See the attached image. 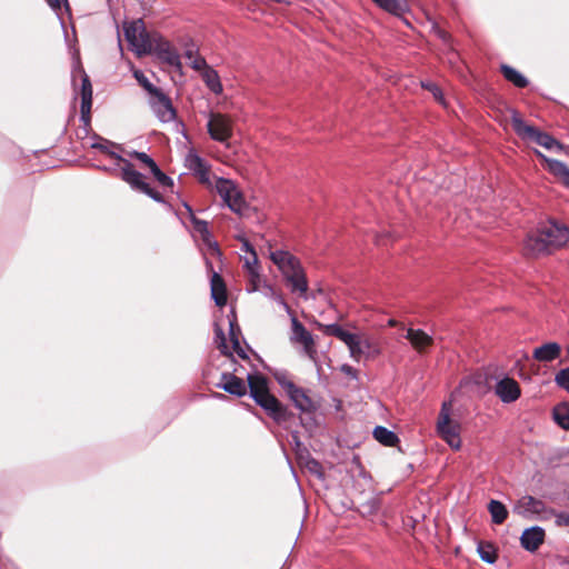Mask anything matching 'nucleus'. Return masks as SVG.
Wrapping results in <instances>:
<instances>
[{
	"instance_id": "nucleus-1",
	"label": "nucleus",
	"mask_w": 569,
	"mask_h": 569,
	"mask_svg": "<svg viewBox=\"0 0 569 569\" xmlns=\"http://www.w3.org/2000/svg\"><path fill=\"white\" fill-rule=\"evenodd\" d=\"M247 381L248 385L232 372H222L217 388L237 397L247 395L249 388L250 398L276 423L286 425L295 419V412L270 392L269 381L262 373H248Z\"/></svg>"
},
{
	"instance_id": "nucleus-2",
	"label": "nucleus",
	"mask_w": 569,
	"mask_h": 569,
	"mask_svg": "<svg viewBox=\"0 0 569 569\" xmlns=\"http://www.w3.org/2000/svg\"><path fill=\"white\" fill-rule=\"evenodd\" d=\"M124 39L138 56L154 53L159 60L180 69V56L170 43L158 34H150L142 19H136L123 26Z\"/></svg>"
},
{
	"instance_id": "nucleus-3",
	"label": "nucleus",
	"mask_w": 569,
	"mask_h": 569,
	"mask_svg": "<svg viewBox=\"0 0 569 569\" xmlns=\"http://www.w3.org/2000/svg\"><path fill=\"white\" fill-rule=\"evenodd\" d=\"M287 397L300 412L301 427L310 432L316 430L319 426L316 413L320 409V402L312 399L306 389L297 385H288Z\"/></svg>"
},
{
	"instance_id": "nucleus-4",
	"label": "nucleus",
	"mask_w": 569,
	"mask_h": 569,
	"mask_svg": "<svg viewBox=\"0 0 569 569\" xmlns=\"http://www.w3.org/2000/svg\"><path fill=\"white\" fill-rule=\"evenodd\" d=\"M511 124L512 129L520 138L535 141L547 150H562V144L557 139L533 126L527 124L516 110L511 112Z\"/></svg>"
},
{
	"instance_id": "nucleus-5",
	"label": "nucleus",
	"mask_w": 569,
	"mask_h": 569,
	"mask_svg": "<svg viewBox=\"0 0 569 569\" xmlns=\"http://www.w3.org/2000/svg\"><path fill=\"white\" fill-rule=\"evenodd\" d=\"M540 237H543L551 251L563 247L569 241V228L557 220L550 219L538 224Z\"/></svg>"
},
{
	"instance_id": "nucleus-6",
	"label": "nucleus",
	"mask_w": 569,
	"mask_h": 569,
	"mask_svg": "<svg viewBox=\"0 0 569 569\" xmlns=\"http://www.w3.org/2000/svg\"><path fill=\"white\" fill-rule=\"evenodd\" d=\"M437 429L448 446L455 450H459L461 448L460 426L450 421V416L446 411V403L442 405V409L437 422Z\"/></svg>"
},
{
	"instance_id": "nucleus-7",
	"label": "nucleus",
	"mask_w": 569,
	"mask_h": 569,
	"mask_svg": "<svg viewBox=\"0 0 569 569\" xmlns=\"http://www.w3.org/2000/svg\"><path fill=\"white\" fill-rule=\"evenodd\" d=\"M207 130L210 138L214 141L226 143L232 137V123L228 116L222 113L209 114Z\"/></svg>"
},
{
	"instance_id": "nucleus-8",
	"label": "nucleus",
	"mask_w": 569,
	"mask_h": 569,
	"mask_svg": "<svg viewBox=\"0 0 569 569\" xmlns=\"http://www.w3.org/2000/svg\"><path fill=\"white\" fill-rule=\"evenodd\" d=\"M149 104L154 116L161 122L173 121L177 117L171 99L162 90L150 97Z\"/></svg>"
},
{
	"instance_id": "nucleus-9",
	"label": "nucleus",
	"mask_w": 569,
	"mask_h": 569,
	"mask_svg": "<svg viewBox=\"0 0 569 569\" xmlns=\"http://www.w3.org/2000/svg\"><path fill=\"white\" fill-rule=\"evenodd\" d=\"M121 179L127 182L132 189L138 190L152 200L159 203H164V198L160 192L150 187L149 183L144 181V177L141 172L137 170H129L128 168L123 170L121 173Z\"/></svg>"
},
{
	"instance_id": "nucleus-10",
	"label": "nucleus",
	"mask_w": 569,
	"mask_h": 569,
	"mask_svg": "<svg viewBox=\"0 0 569 569\" xmlns=\"http://www.w3.org/2000/svg\"><path fill=\"white\" fill-rule=\"evenodd\" d=\"M270 259L281 271L284 280L303 270L300 260L287 250L271 251Z\"/></svg>"
},
{
	"instance_id": "nucleus-11",
	"label": "nucleus",
	"mask_w": 569,
	"mask_h": 569,
	"mask_svg": "<svg viewBox=\"0 0 569 569\" xmlns=\"http://www.w3.org/2000/svg\"><path fill=\"white\" fill-rule=\"evenodd\" d=\"M92 139L94 140L91 143L92 149H97L101 151L102 153L116 159L119 162L123 163V167L121 168V173L124 169L133 170V164L126 158H123L118 151L122 150V146L119 143H116L113 141H110L97 133H93Z\"/></svg>"
},
{
	"instance_id": "nucleus-12",
	"label": "nucleus",
	"mask_w": 569,
	"mask_h": 569,
	"mask_svg": "<svg viewBox=\"0 0 569 569\" xmlns=\"http://www.w3.org/2000/svg\"><path fill=\"white\" fill-rule=\"evenodd\" d=\"M546 503L532 496H523L512 507V512L523 518H531L533 515H548Z\"/></svg>"
},
{
	"instance_id": "nucleus-13",
	"label": "nucleus",
	"mask_w": 569,
	"mask_h": 569,
	"mask_svg": "<svg viewBox=\"0 0 569 569\" xmlns=\"http://www.w3.org/2000/svg\"><path fill=\"white\" fill-rule=\"evenodd\" d=\"M184 166L198 177L201 183H210V166L193 149L187 153Z\"/></svg>"
},
{
	"instance_id": "nucleus-14",
	"label": "nucleus",
	"mask_w": 569,
	"mask_h": 569,
	"mask_svg": "<svg viewBox=\"0 0 569 569\" xmlns=\"http://www.w3.org/2000/svg\"><path fill=\"white\" fill-rule=\"evenodd\" d=\"M523 250L526 254L531 257L547 256L552 253L543 237H540V229L538 226L536 230L527 234Z\"/></svg>"
},
{
	"instance_id": "nucleus-15",
	"label": "nucleus",
	"mask_w": 569,
	"mask_h": 569,
	"mask_svg": "<svg viewBox=\"0 0 569 569\" xmlns=\"http://www.w3.org/2000/svg\"><path fill=\"white\" fill-rule=\"evenodd\" d=\"M496 393L503 403H511L520 397L521 391L515 379L505 377L497 382Z\"/></svg>"
},
{
	"instance_id": "nucleus-16",
	"label": "nucleus",
	"mask_w": 569,
	"mask_h": 569,
	"mask_svg": "<svg viewBox=\"0 0 569 569\" xmlns=\"http://www.w3.org/2000/svg\"><path fill=\"white\" fill-rule=\"evenodd\" d=\"M405 338L419 353H425L427 349L433 345V337L422 329L408 328Z\"/></svg>"
},
{
	"instance_id": "nucleus-17",
	"label": "nucleus",
	"mask_w": 569,
	"mask_h": 569,
	"mask_svg": "<svg viewBox=\"0 0 569 569\" xmlns=\"http://www.w3.org/2000/svg\"><path fill=\"white\" fill-rule=\"evenodd\" d=\"M545 530L539 526L527 528L520 537L521 547L530 552L536 551L545 541Z\"/></svg>"
},
{
	"instance_id": "nucleus-18",
	"label": "nucleus",
	"mask_w": 569,
	"mask_h": 569,
	"mask_svg": "<svg viewBox=\"0 0 569 569\" xmlns=\"http://www.w3.org/2000/svg\"><path fill=\"white\" fill-rule=\"evenodd\" d=\"M383 11L401 19L407 26L410 22L406 19L405 14L410 11L408 0H372Z\"/></svg>"
},
{
	"instance_id": "nucleus-19",
	"label": "nucleus",
	"mask_w": 569,
	"mask_h": 569,
	"mask_svg": "<svg viewBox=\"0 0 569 569\" xmlns=\"http://www.w3.org/2000/svg\"><path fill=\"white\" fill-rule=\"evenodd\" d=\"M561 345L556 341H548L532 351V359L539 362H552L561 356Z\"/></svg>"
},
{
	"instance_id": "nucleus-20",
	"label": "nucleus",
	"mask_w": 569,
	"mask_h": 569,
	"mask_svg": "<svg viewBox=\"0 0 569 569\" xmlns=\"http://www.w3.org/2000/svg\"><path fill=\"white\" fill-rule=\"evenodd\" d=\"M211 298L218 307L227 303V288L223 278L216 271L212 272L210 279Z\"/></svg>"
},
{
	"instance_id": "nucleus-21",
	"label": "nucleus",
	"mask_w": 569,
	"mask_h": 569,
	"mask_svg": "<svg viewBox=\"0 0 569 569\" xmlns=\"http://www.w3.org/2000/svg\"><path fill=\"white\" fill-rule=\"evenodd\" d=\"M537 154L547 162L549 172L559 178L569 188V167L560 160L547 158L540 151H537Z\"/></svg>"
},
{
	"instance_id": "nucleus-22",
	"label": "nucleus",
	"mask_w": 569,
	"mask_h": 569,
	"mask_svg": "<svg viewBox=\"0 0 569 569\" xmlns=\"http://www.w3.org/2000/svg\"><path fill=\"white\" fill-rule=\"evenodd\" d=\"M241 330L236 321V316L229 320V338L232 345V350L243 360H249V356L246 350L241 347L239 336Z\"/></svg>"
},
{
	"instance_id": "nucleus-23",
	"label": "nucleus",
	"mask_w": 569,
	"mask_h": 569,
	"mask_svg": "<svg viewBox=\"0 0 569 569\" xmlns=\"http://www.w3.org/2000/svg\"><path fill=\"white\" fill-rule=\"evenodd\" d=\"M291 325L293 340L302 343L306 348L313 345L312 335L305 328V326L296 317H292Z\"/></svg>"
},
{
	"instance_id": "nucleus-24",
	"label": "nucleus",
	"mask_w": 569,
	"mask_h": 569,
	"mask_svg": "<svg viewBox=\"0 0 569 569\" xmlns=\"http://www.w3.org/2000/svg\"><path fill=\"white\" fill-rule=\"evenodd\" d=\"M326 333L329 336H333L346 343L347 347H351L356 345L357 336L356 333H351L345 330L338 323H330L326 326Z\"/></svg>"
},
{
	"instance_id": "nucleus-25",
	"label": "nucleus",
	"mask_w": 569,
	"mask_h": 569,
	"mask_svg": "<svg viewBox=\"0 0 569 569\" xmlns=\"http://www.w3.org/2000/svg\"><path fill=\"white\" fill-rule=\"evenodd\" d=\"M372 435L378 442L386 447H393L399 442L397 433L383 426H376Z\"/></svg>"
},
{
	"instance_id": "nucleus-26",
	"label": "nucleus",
	"mask_w": 569,
	"mask_h": 569,
	"mask_svg": "<svg viewBox=\"0 0 569 569\" xmlns=\"http://www.w3.org/2000/svg\"><path fill=\"white\" fill-rule=\"evenodd\" d=\"M500 71L505 79L517 88H526L529 83V80L522 73L509 64H501Z\"/></svg>"
},
{
	"instance_id": "nucleus-27",
	"label": "nucleus",
	"mask_w": 569,
	"mask_h": 569,
	"mask_svg": "<svg viewBox=\"0 0 569 569\" xmlns=\"http://www.w3.org/2000/svg\"><path fill=\"white\" fill-rule=\"evenodd\" d=\"M201 78L211 92L214 94H220L222 92L223 88L220 81V77L213 68H204V70L201 72Z\"/></svg>"
},
{
	"instance_id": "nucleus-28",
	"label": "nucleus",
	"mask_w": 569,
	"mask_h": 569,
	"mask_svg": "<svg viewBox=\"0 0 569 569\" xmlns=\"http://www.w3.org/2000/svg\"><path fill=\"white\" fill-rule=\"evenodd\" d=\"M488 511L491 516V521L495 525H501L508 518V509L506 506L496 499H491L488 503Z\"/></svg>"
},
{
	"instance_id": "nucleus-29",
	"label": "nucleus",
	"mask_w": 569,
	"mask_h": 569,
	"mask_svg": "<svg viewBox=\"0 0 569 569\" xmlns=\"http://www.w3.org/2000/svg\"><path fill=\"white\" fill-rule=\"evenodd\" d=\"M216 190L224 203L229 202L230 198L238 191L236 184L224 178H219L216 182Z\"/></svg>"
},
{
	"instance_id": "nucleus-30",
	"label": "nucleus",
	"mask_w": 569,
	"mask_h": 569,
	"mask_svg": "<svg viewBox=\"0 0 569 569\" xmlns=\"http://www.w3.org/2000/svg\"><path fill=\"white\" fill-rule=\"evenodd\" d=\"M299 458L303 460V465L310 473L316 476L318 479H325V471L322 465L316 458H313L308 450H306V456H302L300 453Z\"/></svg>"
},
{
	"instance_id": "nucleus-31",
	"label": "nucleus",
	"mask_w": 569,
	"mask_h": 569,
	"mask_svg": "<svg viewBox=\"0 0 569 569\" xmlns=\"http://www.w3.org/2000/svg\"><path fill=\"white\" fill-rule=\"evenodd\" d=\"M555 422L563 430H569V405L559 403L552 409Z\"/></svg>"
},
{
	"instance_id": "nucleus-32",
	"label": "nucleus",
	"mask_w": 569,
	"mask_h": 569,
	"mask_svg": "<svg viewBox=\"0 0 569 569\" xmlns=\"http://www.w3.org/2000/svg\"><path fill=\"white\" fill-rule=\"evenodd\" d=\"M286 281L290 284L292 292L305 295L308 290V280L305 270H301L298 273H293L287 278Z\"/></svg>"
},
{
	"instance_id": "nucleus-33",
	"label": "nucleus",
	"mask_w": 569,
	"mask_h": 569,
	"mask_svg": "<svg viewBox=\"0 0 569 569\" xmlns=\"http://www.w3.org/2000/svg\"><path fill=\"white\" fill-rule=\"evenodd\" d=\"M213 332H214V342L217 343V347L220 350L221 355H223V356L230 358L232 361H234L233 353L227 345L224 331L217 322L213 326Z\"/></svg>"
},
{
	"instance_id": "nucleus-34",
	"label": "nucleus",
	"mask_w": 569,
	"mask_h": 569,
	"mask_svg": "<svg viewBox=\"0 0 569 569\" xmlns=\"http://www.w3.org/2000/svg\"><path fill=\"white\" fill-rule=\"evenodd\" d=\"M242 250H244L246 252H249L252 256V260L247 259L244 261V266L247 267L249 273L251 276H258L259 268H258L257 252H256L254 248L251 246V243L246 239L242 241Z\"/></svg>"
},
{
	"instance_id": "nucleus-35",
	"label": "nucleus",
	"mask_w": 569,
	"mask_h": 569,
	"mask_svg": "<svg viewBox=\"0 0 569 569\" xmlns=\"http://www.w3.org/2000/svg\"><path fill=\"white\" fill-rule=\"evenodd\" d=\"M477 552L480 559L487 563L492 565L497 560V552L491 543L479 542L477 546Z\"/></svg>"
},
{
	"instance_id": "nucleus-36",
	"label": "nucleus",
	"mask_w": 569,
	"mask_h": 569,
	"mask_svg": "<svg viewBox=\"0 0 569 569\" xmlns=\"http://www.w3.org/2000/svg\"><path fill=\"white\" fill-rule=\"evenodd\" d=\"M81 104L83 109H88V106H92V86L87 73L83 72L81 80Z\"/></svg>"
},
{
	"instance_id": "nucleus-37",
	"label": "nucleus",
	"mask_w": 569,
	"mask_h": 569,
	"mask_svg": "<svg viewBox=\"0 0 569 569\" xmlns=\"http://www.w3.org/2000/svg\"><path fill=\"white\" fill-rule=\"evenodd\" d=\"M183 207L187 209V211L189 212L190 214V221L192 223V227L194 229V231L199 234L201 233H206L208 234V222L206 220H202V219H199L194 216L193 211H192V208L190 207L189 203L184 202L183 203Z\"/></svg>"
},
{
	"instance_id": "nucleus-38",
	"label": "nucleus",
	"mask_w": 569,
	"mask_h": 569,
	"mask_svg": "<svg viewBox=\"0 0 569 569\" xmlns=\"http://www.w3.org/2000/svg\"><path fill=\"white\" fill-rule=\"evenodd\" d=\"M226 204L231 211H233L234 213H238V214H242L243 209L246 207V202H244L243 197L239 190L236 191L234 196H232L230 198L229 202H227Z\"/></svg>"
},
{
	"instance_id": "nucleus-39",
	"label": "nucleus",
	"mask_w": 569,
	"mask_h": 569,
	"mask_svg": "<svg viewBox=\"0 0 569 569\" xmlns=\"http://www.w3.org/2000/svg\"><path fill=\"white\" fill-rule=\"evenodd\" d=\"M133 76L136 80L139 82V84L150 94V97L161 90L160 88L151 83L142 71L137 70L134 71Z\"/></svg>"
},
{
	"instance_id": "nucleus-40",
	"label": "nucleus",
	"mask_w": 569,
	"mask_h": 569,
	"mask_svg": "<svg viewBox=\"0 0 569 569\" xmlns=\"http://www.w3.org/2000/svg\"><path fill=\"white\" fill-rule=\"evenodd\" d=\"M548 516L555 517V523L558 527L569 528V513L566 511H557L552 508L548 510V515L543 516L541 519H547Z\"/></svg>"
},
{
	"instance_id": "nucleus-41",
	"label": "nucleus",
	"mask_w": 569,
	"mask_h": 569,
	"mask_svg": "<svg viewBox=\"0 0 569 569\" xmlns=\"http://www.w3.org/2000/svg\"><path fill=\"white\" fill-rule=\"evenodd\" d=\"M555 382L558 387L569 392V367L563 368L556 373Z\"/></svg>"
},
{
	"instance_id": "nucleus-42",
	"label": "nucleus",
	"mask_w": 569,
	"mask_h": 569,
	"mask_svg": "<svg viewBox=\"0 0 569 569\" xmlns=\"http://www.w3.org/2000/svg\"><path fill=\"white\" fill-rule=\"evenodd\" d=\"M152 176L154 177V179L162 186V187H172L173 186V180L171 177H169L168 174H166L164 172L161 171V169L159 168V166L157 164L151 171Z\"/></svg>"
},
{
	"instance_id": "nucleus-43",
	"label": "nucleus",
	"mask_w": 569,
	"mask_h": 569,
	"mask_svg": "<svg viewBox=\"0 0 569 569\" xmlns=\"http://www.w3.org/2000/svg\"><path fill=\"white\" fill-rule=\"evenodd\" d=\"M200 237H201V240L203 241V243L208 247L209 250H211V252L213 254H217V256L221 254V251L219 249V244L213 239V237H212V234H211V232L209 230H208V234L201 233Z\"/></svg>"
},
{
	"instance_id": "nucleus-44",
	"label": "nucleus",
	"mask_w": 569,
	"mask_h": 569,
	"mask_svg": "<svg viewBox=\"0 0 569 569\" xmlns=\"http://www.w3.org/2000/svg\"><path fill=\"white\" fill-rule=\"evenodd\" d=\"M130 156L137 160H139L141 163L147 166L150 171L157 166V162L146 152L142 151H132Z\"/></svg>"
},
{
	"instance_id": "nucleus-45",
	"label": "nucleus",
	"mask_w": 569,
	"mask_h": 569,
	"mask_svg": "<svg viewBox=\"0 0 569 569\" xmlns=\"http://www.w3.org/2000/svg\"><path fill=\"white\" fill-rule=\"evenodd\" d=\"M421 86H422V88L429 90L437 101H439L441 103L443 102L445 98H443L442 90L435 82L427 81V82H422Z\"/></svg>"
},
{
	"instance_id": "nucleus-46",
	"label": "nucleus",
	"mask_w": 569,
	"mask_h": 569,
	"mask_svg": "<svg viewBox=\"0 0 569 569\" xmlns=\"http://www.w3.org/2000/svg\"><path fill=\"white\" fill-rule=\"evenodd\" d=\"M348 349L350 351V356L353 359L359 360V357L363 353V342L359 338V336H357L356 345L351 346V347H348Z\"/></svg>"
},
{
	"instance_id": "nucleus-47",
	"label": "nucleus",
	"mask_w": 569,
	"mask_h": 569,
	"mask_svg": "<svg viewBox=\"0 0 569 569\" xmlns=\"http://www.w3.org/2000/svg\"><path fill=\"white\" fill-rule=\"evenodd\" d=\"M190 66H191V68H192V69L198 70V71H200V70H201V71H203V70H204V68L209 67V66L207 64L206 59H204V58H202V57H201V56H199V54H198L197 57H194V58L190 61Z\"/></svg>"
},
{
	"instance_id": "nucleus-48",
	"label": "nucleus",
	"mask_w": 569,
	"mask_h": 569,
	"mask_svg": "<svg viewBox=\"0 0 569 569\" xmlns=\"http://www.w3.org/2000/svg\"><path fill=\"white\" fill-rule=\"evenodd\" d=\"M363 507L367 509L369 513H376L380 508V501L377 498H372L368 500Z\"/></svg>"
},
{
	"instance_id": "nucleus-49",
	"label": "nucleus",
	"mask_w": 569,
	"mask_h": 569,
	"mask_svg": "<svg viewBox=\"0 0 569 569\" xmlns=\"http://www.w3.org/2000/svg\"><path fill=\"white\" fill-rule=\"evenodd\" d=\"M276 381L284 390L286 395H288V385H296L295 382L288 380L286 375H277Z\"/></svg>"
},
{
	"instance_id": "nucleus-50",
	"label": "nucleus",
	"mask_w": 569,
	"mask_h": 569,
	"mask_svg": "<svg viewBox=\"0 0 569 569\" xmlns=\"http://www.w3.org/2000/svg\"><path fill=\"white\" fill-rule=\"evenodd\" d=\"M90 111H91V106H88V109L86 111V109H83V104L80 106V120L83 122L84 127H90Z\"/></svg>"
},
{
	"instance_id": "nucleus-51",
	"label": "nucleus",
	"mask_w": 569,
	"mask_h": 569,
	"mask_svg": "<svg viewBox=\"0 0 569 569\" xmlns=\"http://www.w3.org/2000/svg\"><path fill=\"white\" fill-rule=\"evenodd\" d=\"M341 371H342L345 375H347L348 377L352 378V379H357V378H358V372H357V370H356L353 367H351V366H349V365H347V363H345V365H342V366H341Z\"/></svg>"
},
{
	"instance_id": "nucleus-52",
	"label": "nucleus",
	"mask_w": 569,
	"mask_h": 569,
	"mask_svg": "<svg viewBox=\"0 0 569 569\" xmlns=\"http://www.w3.org/2000/svg\"><path fill=\"white\" fill-rule=\"evenodd\" d=\"M436 34L445 42L448 43L450 41V34L440 28L435 29Z\"/></svg>"
},
{
	"instance_id": "nucleus-53",
	"label": "nucleus",
	"mask_w": 569,
	"mask_h": 569,
	"mask_svg": "<svg viewBox=\"0 0 569 569\" xmlns=\"http://www.w3.org/2000/svg\"><path fill=\"white\" fill-rule=\"evenodd\" d=\"M184 56L187 59H189L191 61L198 54H196V51L193 49H187L184 52Z\"/></svg>"
},
{
	"instance_id": "nucleus-54",
	"label": "nucleus",
	"mask_w": 569,
	"mask_h": 569,
	"mask_svg": "<svg viewBox=\"0 0 569 569\" xmlns=\"http://www.w3.org/2000/svg\"><path fill=\"white\" fill-rule=\"evenodd\" d=\"M292 438L297 447L301 445V441L299 439L298 432H292Z\"/></svg>"
},
{
	"instance_id": "nucleus-55",
	"label": "nucleus",
	"mask_w": 569,
	"mask_h": 569,
	"mask_svg": "<svg viewBox=\"0 0 569 569\" xmlns=\"http://www.w3.org/2000/svg\"><path fill=\"white\" fill-rule=\"evenodd\" d=\"M362 342H363V353L369 352V350L371 348L369 341H362Z\"/></svg>"
},
{
	"instance_id": "nucleus-56",
	"label": "nucleus",
	"mask_w": 569,
	"mask_h": 569,
	"mask_svg": "<svg viewBox=\"0 0 569 569\" xmlns=\"http://www.w3.org/2000/svg\"><path fill=\"white\" fill-rule=\"evenodd\" d=\"M97 169L101 170V171H104V172H111V168L107 167V166H97Z\"/></svg>"
},
{
	"instance_id": "nucleus-57",
	"label": "nucleus",
	"mask_w": 569,
	"mask_h": 569,
	"mask_svg": "<svg viewBox=\"0 0 569 569\" xmlns=\"http://www.w3.org/2000/svg\"><path fill=\"white\" fill-rule=\"evenodd\" d=\"M388 325H389L390 327H396V326H398V321H397V320H395V319H390V320L388 321Z\"/></svg>"
},
{
	"instance_id": "nucleus-58",
	"label": "nucleus",
	"mask_w": 569,
	"mask_h": 569,
	"mask_svg": "<svg viewBox=\"0 0 569 569\" xmlns=\"http://www.w3.org/2000/svg\"><path fill=\"white\" fill-rule=\"evenodd\" d=\"M214 398L217 399H222V398H226V396L223 393H214Z\"/></svg>"
},
{
	"instance_id": "nucleus-59",
	"label": "nucleus",
	"mask_w": 569,
	"mask_h": 569,
	"mask_svg": "<svg viewBox=\"0 0 569 569\" xmlns=\"http://www.w3.org/2000/svg\"><path fill=\"white\" fill-rule=\"evenodd\" d=\"M0 567H1L2 569H9V568H8V566H7V563H4V562L2 561V559H0Z\"/></svg>"
},
{
	"instance_id": "nucleus-60",
	"label": "nucleus",
	"mask_w": 569,
	"mask_h": 569,
	"mask_svg": "<svg viewBox=\"0 0 569 569\" xmlns=\"http://www.w3.org/2000/svg\"><path fill=\"white\" fill-rule=\"evenodd\" d=\"M360 475H361L363 478H367V477H368V478H370V476H369V475H367V472H366V471H363V470L360 472Z\"/></svg>"
},
{
	"instance_id": "nucleus-61",
	"label": "nucleus",
	"mask_w": 569,
	"mask_h": 569,
	"mask_svg": "<svg viewBox=\"0 0 569 569\" xmlns=\"http://www.w3.org/2000/svg\"><path fill=\"white\" fill-rule=\"evenodd\" d=\"M207 267L212 270V263L209 260H207Z\"/></svg>"
},
{
	"instance_id": "nucleus-62",
	"label": "nucleus",
	"mask_w": 569,
	"mask_h": 569,
	"mask_svg": "<svg viewBox=\"0 0 569 569\" xmlns=\"http://www.w3.org/2000/svg\"><path fill=\"white\" fill-rule=\"evenodd\" d=\"M283 306H284V308L289 311V306H288V303L283 302Z\"/></svg>"
},
{
	"instance_id": "nucleus-63",
	"label": "nucleus",
	"mask_w": 569,
	"mask_h": 569,
	"mask_svg": "<svg viewBox=\"0 0 569 569\" xmlns=\"http://www.w3.org/2000/svg\"><path fill=\"white\" fill-rule=\"evenodd\" d=\"M568 352H569V346H568Z\"/></svg>"
},
{
	"instance_id": "nucleus-64",
	"label": "nucleus",
	"mask_w": 569,
	"mask_h": 569,
	"mask_svg": "<svg viewBox=\"0 0 569 569\" xmlns=\"http://www.w3.org/2000/svg\"><path fill=\"white\" fill-rule=\"evenodd\" d=\"M568 565H569V561H568Z\"/></svg>"
}]
</instances>
